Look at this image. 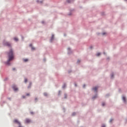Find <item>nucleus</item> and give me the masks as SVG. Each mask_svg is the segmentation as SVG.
<instances>
[{
    "mask_svg": "<svg viewBox=\"0 0 127 127\" xmlns=\"http://www.w3.org/2000/svg\"><path fill=\"white\" fill-rule=\"evenodd\" d=\"M9 59L7 63V64H9V61H11L13 59V52L12 50H10L8 54Z\"/></svg>",
    "mask_w": 127,
    "mask_h": 127,
    "instance_id": "nucleus-1",
    "label": "nucleus"
},
{
    "mask_svg": "<svg viewBox=\"0 0 127 127\" xmlns=\"http://www.w3.org/2000/svg\"><path fill=\"white\" fill-rule=\"evenodd\" d=\"M25 124H30V123H31V120H30V119H29L27 118L25 120Z\"/></svg>",
    "mask_w": 127,
    "mask_h": 127,
    "instance_id": "nucleus-2",
    "label": "nucleus"
},
{
    "mask_svg": "<svg viewBox=\"0 0 127 127\" xmlns=\"http://www.w3.org/2000/svg\"><path fill=\"white\" fill-rule=\"evenodd\" d=\"M4 45H5V46H8V47H10L11 46L10 43L7 42L4 43Z\"/></svg>",
    "mask_w": 127,
    "mask_h": 127,
    "instance_id": "nucleus-3",
    "label": "nucleus"
},
{
    "mask_svg": "<svg viewBox=\"0 0 127 127\" xmlns=\"http://www.w3.org/2000/svg\"><path fill=\"white\" fill-rule=\"evenodd\" d=\"M14 123H15L16 124H18V125H19V126H20V122H19L18 120H17V119H15L14 120Z\"/></svg>",
    "mask_w": 127,
    "mask_h": 127,
    "instance_id": "nucleus-4",
    "label": "nucleus"
},
{
    "mask_svg": "<svg viewBox=\"0 0 127 127\" xmlns=\"http://www.w3.org/2000/svg\"><path fill=\"white\" fill-rule=\"evenodd\" d=\"M12 89L14 90V91H18V88H17V87L15 85H13L12 86Z\"/></svg>",
    "mask_w": 127,
    "mask_h": 127,
    "instance_id": "nucleus-5",
    "label": "nucleus"
},
{
    "mask_svg": "<svg viewBox=\"0 0 127 127\" xmlns=\"http://www.w3.org/2000/svg\"><path fill=\"white\" fill-rule=\"evenodd\" d=\"M99 87H98V86H96L95 87L93 88V90L94 92H97V90H98V88Z\"/></svg>",
    "mask_w": 127,
    "mask_h": 127,
    "instance_id": "nucleus-6",
    "label": "nucleus"
},
{
    "mask_svg": "<svg viewBox=\"0 0 127 127\" xmlns=\"http://www.w3.org/2000/svg\"><path fill=\"white\" fill-rule=\"evenodd\" d=\"M123 100L124 102H125V103H126V102H127V100L126 99V97L125 96L123 97Z\"/></svg>",
    "mask_w": 127,
    "mask_h": 127,
    "instance_id": "nucleus-7",
    "label": "nucleus"
},
{
    "mask_svg": "<svg viewBox=\"0 0 127 127\" xmlns=\"http://www.w3.org/2000/svg\"><path fill=\"white\" fill-rule=\"evenodd\" d=\"M74 0H66L67 2H68V3H70L71 1H73Z\"/></svg>",
    "mask_w": 127,
    "mask_h": 127,
    "instance_id": "nucleus-8",
    "label": "nucleus"
},
{
    "mask_svg": "<svg viewBox=\"0 0 127 127\" xmlns=\"http://www.w3.org/2000/svg\"><path fill=\"white\" fill-rule=\"evenodd\" d=\"M53 39H54V35H52V38L51 39V42H52V40H53Z\"/></svg>",
    "mask_w": 127,
    "mask_h": 127,
    "instance_id": "nucleus-9",
    "label": "nucleus"
},
{
    "mask_svg": "<svg viewBox=\"0 0 127 127\" xmlns=\"http://www.w3.org/2000/svg\"><path fill=\"white\" fill-rule=\"evenodd\" d=\"M14 40H15V41H18V39L17 38H14Z\"/></svg>",
    "mask_w": 127,
    "mask_h": 127,
    "instance_id": "nucleus-10",
    "label": "nucleus"
},
{
    "mask_svg": "<svg viewBox=\"0 0 127 127\" xmlns=\"http://www.w3.org/2000/svg\"><path fill=\"white\" fill-rule=\"evenodd\" d=\"M27 61H28V59H24V62H27Z\"/></svg>",
    "mask_w": 127,
    "mask_h": 127,
    "instance_id": "nucleus-11",
    "label": "nucleus"
},
{
    "mask_svg": "<svg viewBox=\"0 0 127 127\" xmlns=\"http://www.w3.org/2000/svg\"><path fill=\"white\" fill-rule=\"evenodd\" d=\"M100 55H101V53H98L96 55L97 56H100Z\"/></svg>",
    "mask_w": 127,
    "mask_h": 127,
    "instance_id": "nucleus-12",
    "label": "nucleus"
},
{
    "mask_svg": "<svg viewBox=\"0 0 127 127\" xmlns=\"http://www.w3.org/2000/svg\"><path fill=\"white\" fill-rule=\"evenodd\" d=\"M24 82H25V83H27V79L25 78Z\"/></svg>",
    "mask_w": 127,
    "mask_h": 127,
    "instance_id": "nucleus-13",
    "label": "nucleus"
},
{
    "mask_svg": "<svg viewBox=\"0 0 127 127\" xmlns=\"http://www.w3.org/2000/svg\"><path fill=\"white\" fill-rule=\"evenodd\" d=\"M44 96H48V94H47V93H44Z\"/></svg>",
    "mask_w": 127,
    "mask_h": 127,
    "instance_id": "nucleus-14",
    "label": "nucleus"
},
{
    "mask_svg": "<svg viewBox=\"0 0 127 127\" xmlns=\"http://www.w3.org/2000/svg\"><path fill=\"white\" fill-rule=\"evenodd\" d=\"M105 105H106V104L104 102L102 103L103 106H105Z\"/></svg>",
    "mask_w": 127,
    "mask_h": 127,
    "instance_id": "nucleus-15",
    "label": "nucleus"
},
{
    "mask_svg": "<svg viewBox=\"0 0 127 127\" xmlns=\"http://www.w3.org/2000/svg\"><path fill=\"white\" fill-rule=\"evenodd\" d=\"M97 98V95H96L95 96H94V97L92 98V99H95V98Z\"/></svg>",
    "mask_w": 127,
    "mask_h": 127,
    "instance_id": "nucleus-16",
    "label": "nucleus"
},
{
    "mask_svg": "<svg viewBox=\"0 0 127 127\" xmlns=\"http://www.w3.org/2000/svg\"><path fill=\"white\" fill-rule=\"evenodd\" d=\"M64 98L66 99L67 98V95L66 94L64 95Z\"/></svg>",
    "mask_w": 127,
    "mask_h": 127,
    "instance_id": "nucleus-17",
    "label": "nucleus"
},
{
    "mask_svg": "<svg viewBox=\"0 0 127 127\" xmlns=\"http://www.w3.org/2000/svg\"><path fill=\"white\" fill-rule=\"evenodd\" d=\"M113 77H114V74H112L111 75V78H113Z\"/></svg>",
    "mask_w": 127,
    "mask_h": 127,
    "instance_id": "nucleus-18",
    "label": "nucleus"
},
{
    "mask_svg": "<svg viewBox=\"0 0 127 127\" xmlns=\"http://www.w3.org/2000/svg\"><path fill=\"white\" fill-rule=\"evenodd\" d=\"M65 87H66V85L64 84V85L63 86V88H65Z\"/></svg>",
    "mask_w": 127,
    "mask_h": 127,
    "instance_id": "nucleus-19",
    "label": "nucleus"
},
{
    "mask_svg": "<svg viewBox=\"0 0 127 127\" xmlns=\"http://www.w3.org/2000/svg\"><path fill=\"white\" fill-rule=\"evenodd\" d=\"M75 115H76V113H72V116H75Z\"/></svg>",
    "mask_w": 127,
    "mask_h": 127,
    "instance_id": "nucleus-20",
    "label": "nucleus"
},
{
    "mask_svg": "<svg viewBox=\"0 0 127 127\" xmlns=\"http://www.w3.org/2000/svg\"><path fill=\"white\" fill-rule=\"evenodd\" d=\"M35 48H33V47H32V50H35Z\"/></svg>",
    "mask_w": 127,
    "mask_h": 127,
    "instance_id": "nucleus-21",
    "label": "nucleus"
},
{
    "mask_svg": "<svg viewBox=\"0 0 127 127\" xmlns=\"http://www.w3.org/2000/svg\"><path fill=\"white\" fill-rule=\"evenodd\" d=\"M26 96H30V94L29 93H28L26 94Z\"/></svg>",
    "mask_w": 127,
    "mask_h": 127,
    "instance_id": "nucleus-22",
    "label": "nucleus"
},
{
    "mask_svg": "<svg viewBox=\"0 0 127 127\" xmlns=\"http://www.w3.org/2000/svg\"><path fill=\"white\" fill-rule=\"evenodd\" d=\"M80 61L78 60L77 61V63H80Z\"/></svg>",
    "mask_w": 127,
    "mask_h": 127,
    "instance_id": "nucleus-23",
    "label": "nucleus"
},
{
    "mask_svg": "<svg viewBox=\"0 0 127 127\" xmlns=\"http://www.w3.org/2000/svg\"><path fill=\"white\" fill-rule=\"evenodd\" d=\"M113 119H111V120H110V123H112V122H113Z\"/></svg>",
    "mask_w": 127,
    "mask_h": 127,
    "instance_id": "nucleus-24",
    "label": "nucleus"
},
{
    "mask_svg": "<svg viewBox=\"0 0 127 127\" xmlns=\"http://www.w3.org/2000/svg\"><path fill=\"white\" fill-rule=\"evenodd\" d=\"M85 87H86V85H83V87L85 88Z\"/></svg>",
    "mask_w": 127,
    "mask_h": 127,
    "instance_id": "nucleus-25",
    "label": "nucleus"
},
{
    "mask_svg": "<svg viewBox=\"0 0 127 127\" xmlns=\"http://www.w3.org/2000/svg\"><path fill=\"white\" fill-rule=\"evenodd\" d=\"M102 34L103 35H105V34H106V33H103Z\"/></svg>",
    "mask_w": 127,
    "mask_h": 127,
    "instance_id": "nucleus-26",
    "label": "nucleus"
},
{
    "mask_svg": "<svg viewBox=\"0 0 127 127\" xmlns=\"http://www.w3.org/2000/svg\"><path fill=\"white\" fill-rule=\"evenodd\" d=\"M102 127H106V126L103 125Z\"/></svg>",
    "mask_w": 127,
    "mask_h": 127,
    "instance_id": "nucleus-27",
    "label": "nucleus"
},
{
    "mask_svg": "<svg viewBox=\"0 0 127 127\" xmlns=\"http://www.w3.org/2000/svg\"><path fill=\"white\" fill-rule=\"evenodd\" d=\"M22 98H23V99H24V98H25V97L22 96Z\"/></svg>",
    "mask_w": 127,
    "mask_h": 127,
    "instance_id": "nucleus-28",
    "label": "nucleus"
},
{
    "mask_svg": "<svg viewBox=\"0 0 127 127\" xmlns=\"http://www.w3.org/2000/svg\"><path fill=\"white\" fill-rule=\"evenodd\" d=\"M13 70H15V68H13Z\"/></svg>",
    "mask_w": 127,
    "mask_h": 127,
    "instance_id": "nucleus-29",
    "label": "nucleus"
},
{
    "mask_svg": "<svg viewBox=\"0 0 127 127\" xmlns=\"http://www.w3.org/2000/svg\"><path fill=\"white\" fill-rule=\"evenodd\" d=\"M37 100V98H35V100L36 101Z\"/></svg>",
    "mask_w": 127,
    "mask_h": 127,
    "instance_id": "nucleus-30",
    "label": "nucleus"
},
{
    "mask_svg": "<svg viewBox=\"0 0 127 127\" xmlns=\"http://www.w3.org/2000/svg\"><path fill=\"white\" fill-rule=\"evenodd\" d=\"M41 3H42V1H40Z\"/></svg>",
    "mask_w": 127,
    "mask_h": 127,
    "instance_id": "nucleus-31",
    "label": "nucleus"
},
{
    "mask_svg": "<svg viewBox=\"0 0 127 127\" xmlns=\"http://www.w3.org/2000/svg\"><path fill=\"white\" fill-rule=\"evenodd\" d=\"M42 22V23H44V22Z\"/></svg>",
    "mask_w": 127,
    "mask_h": 127,
    "instance_id": "nucleus-32",
    "label": "nucleus"
},
{
    "mask_svg": "<svg viewBox=\"0 0 127 127\" xmlns=\"http://www.w3.org/2000/svg\"><path fill=\"white\" fill-rule=\"evenodd\" d=\"M68 50H70V48H68Z\"/></svg>",
    "mask_w": 127,
    "mask_h": 127,
    "instance_id": "nucleus-33",
    "label": "nucleus"
},
{
    "mask_svg": "<svg viewBox=\"0 0 127 127\" xmlns=\"http://www.w3.org/2000/svg\"><path fill=\"white\" fill-rule=\"evenodd\" d=\"M31 114H33V113H31Z\"/></svg>",
    "mask_w": 127,
    "mask_h": 127,
    "instance_id": "nucleus-34",
    "label": "nucleus"
},
{
    "mask_svg": "<svg viewBox=\"0 0 127 127\" xmlns=\"http://www.w3.org/2000/svg\"><path fill=\"white\" fill-rule=\"evenodd\" d=\"M30 46H31V45H30Z\"/></svg>",
    "mask_w": 127,
    "mask_h": 127,
    "instance_id": "nucleus-35",
    "label": "nucleus"
}]
</instances>
